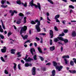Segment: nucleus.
<instances>
[{"mask_svg":"<svg viewBox=\"0 0 76 76\" xmlns=\"http://www.w3.org/2000/svg\"><path fill=\"white\" fill-rule=\"evenodd\" d=\"M13 26L14 28L15 29H17V28H16V26H15V25H14Z\"/></svg>","mask_w":76,"mask_h":76,"instance_id":"774afa93","label":"nucleus"},{"mask_svg":"<svg viewBox=\"0 0 76 76\" xmlns=\"http://www.w3.org/2000/svg\"><path fill=\"white\" fill-rule=\"evenodd\" d=\"M50 45H53V41L51 39L50 40Z\"/></svg>","mask_w":76,"mask_h":76,"instance_id":"4c0bfd02","label":"nucleus"},{"mask_svg":"<svg viewBox=\"0 0 76 76\" xmlns=\"http://www.w3.org/2000/svg\"><path fill=\"white\" fill-rule=\"evenodd\" d=\"M59 17H60V15H56L55 17V19H57L58 18H59Z\"/></svg>","mask_w":76,"mask_h":76,"instance_id":"b1692460","label":"nucleus"},{"mask_svg":"<svg viewBox=\"0 0 76 76\" xmlns=\"http://www.w3.org/2000/svg\"><path fill=\"white\" fill-rule=\"evenodd\" d=\"M54 29L55 30V31H58V29H57V28L56 26H55L54 27Z\"/></svg>","mask_w":76,"mask_h":76,"instance_id":"8fccbe9b","label":"nucleus"},{"mask_svg":"<svg viewBox=\"0 0 76 76\" xmlns=\"http://www.w3.org/2000/svg\"><path fill=\"white\" fill-rule=\"evenodd\" d=\"M53 63L54 66L56 67V69L58 70L59 72H60V71H61V69H63V66H57V64L56 62L53 61Z\"/></svg>","mask_w":76,"mask_h":76,"instance_id":"7ed1b4c3","label":"nucleus"},{"mask_svg":"<svg viewBox=\"0 0 76 76\" xmlns=\"http://www.w3.org/2000/svg\"><path fill=\"white\" fill-rule=\"evenodd\" d=\"M54 42H57V41H58V39L57 38H55L54 39V40H53Z\"/></svg>","mask_w":76,"mask_h":76,"instance_id":"7c9ffc66","label":"nucleus"},{"mask_svg":"<svg viewBox=\"0 0 76 76\" xmlns=\"http://www.w3.org/2000/svg\"><path fill=\"white\" fill-rule=\"evenodd\" d=\"M6 48L5 47H4V49H1V51L2 53H5L6 50Z\"/></svg>","mask_w":76,"mask_h":76,"instance_id":"f8f14e48","label":"nucleus"},{"mask_svg":"<svg viewBox=\"0 0 76 76\" xmlns=\"http://www.w3.org/2000/svg\"><path fill=\"white\" fill-rule=\"evenodd\" d=\"M56 19V22H60V21H59V20L58 19Z\"/></svg>","mask_w":76,"mask_h":76,"instance_id":"13d9d810","label":"nucleus"},{"mask_svg":"<svg viewBox=\"0 0 76 76\" xmlns=\"http://www.w3.org/2000/svg\"><path fill=\"white\" fill-rule=\"evenodd\" d=\"M7 4H9V5L10 4V3L7 1Z\"/></svg>","mask_w":76,"mask_h":76,"instance_id":"680f3d73","label":"nucleus"},{"mask_svg":"<svg viewBox=\"0 0 76 76\" xmlns=\"http://www.w3.org/2000/svg\"><path fill=\"white\" fill-rule=\"evenodd\" d=\"M19 16H23V14L22 13H20L18 14Z\"/></svg>","mask_w":76,"mask_h":76,"instance_id":"f704fd0d","label":"nucleus"},{"mask_svg":"<svg viewBox=\"0 0 76 76\" xmlns=\"http://www.w3.org/2000/svg\"><path fill=\"white\" fill-rule=\"evenodd\" d=\"M13 64L14 66L13 68L14 70H16V68L17 65L16 64V63H14Z\"/></svg>","mask_w":76,"mask_h":76,"instance_id":"f3484780","label":"nucleus"},{"mask_svg":"<svg viewBox=\"0 0 76 76\" xmlns=\"http://www.w3.org/2000/svg\"><path fill=\"white\" fill-rule=\"evenodd\" d=\"M38 49L39 52H40L41 53H42V50H41V48H38Z\"/></svg>","mask_w":76,"mask_h":76,"instance_id":"72a5a7b5","label":"nucleus"},{"mask_svg":"<svg viewBox=\"0 0 76 76\" xmlns=\"http://www.w3.org/2000/svg\"><path fill=\"white\" fill-rule=\"evenodd\" d=\"M46 65L47 66V65L50 66V65H51V63H48L47 64H46Z\"/></svg>","mask_w":76,"mask_h":76,"instance_id":"864d4df0","label":"nucleus"},{"mask_svg":"<svg viewBox=\"0 0 76 76\" xmlns=\"http://www.w3.org/2000/svg\"><path fill=\"white\" fill-rule=\"evenodd\" d=\"M29 46L30 47H31V46H32V43H30L29 45Z\"/></svg>","mask_w":76,"mask_h":76,"instance_id":"338daca9","label":"nucleus"},{"mask_svg":"<svg viewBox=\"0 0 76 76\" xmlns=\"http://www.w3.org/2000/svg\"><path fill=\"white\" fill-rule=\"evenodd\" d=\"M62 23H63V24H65V23L66 22V20H63L62 21Z\"/></svg>","mask_w":76,"mask_h":76,"instance_id":"6e6d98bb","label":"nucleus"},{"mask_svg":"<svg viewBox=\"0 0 76 76\" xmlns=\"http://www.w3.org/2000/svg\"><path fill=\"white\" fill-rule=\"evenodd\" d=\"M64 33H67L68 32V30L67 29L65 30H64Z\"/></svg>","mask_w":76,"mask_h":76,"instance_id":"de8ad7c7","label":"nucleus"},{"mask_svg":"<svg viewBox=\"0 0 76 76\" xmlns=\"http://www.w3.org/2000/svg\"><path fill=\"white\" fill-rule=\"evenodd\" d=\"M24 66L25 67H28V66H30V67H31V66H32V64H28V63H26L25 64Z\"/></svg>","mask_w":76,"mask_h":76,"instance_id":"9d476101","label":"nucleus"},{"mask_svg":"<svg viewBox=\"0 0 76 76\" xmlns=\"http://www.w3.org/2000/svg\"><path fill=\"white\" fill-rule=\"evenodd\" d=\"M58 43L59 44H61V45H62V43H61V42H58Z\"/></svg>","mask_w":76,"mask_h":76,"instance_id":"0e129e2a","label":"nucleus"},{"mask_svg":"<svg viewBox=\"0 0 76 76\" xmlns=\"http://www.w3.org/2000/svg\"><path fill=\"white\" fill-rule=\"evenodd\" d=\"M21 61L22 63H23V64H24V63H25V62H24V61H23V60H21Z\"/></svg>","mask_w":76,"mask_h":76,"instance_id":"052dcab7","label":"nucleus"},{"mask_svg":"<svg viewBox=\"0 0 76 76\" xmlns=\"http://www.w3.org/2000/svg\"><path fill=\"white\" fill-rule=\"evenodd\" d=\"M6 2V1L5 0H2L1 1V3L2 4H4V3Z\"/></svg>","mask_w":76,"mask_h":76,"instance_id":"473e14b6","label":"nucleus"},{"mask_svg":"<svg viewBox=\"0 0 76 76\" xmlns=\"http://www.w3.org/2000/svg\"><path fill=\"white\" fill-rule=\"evenodd\" d=\"M18 67L19 69V70H20V64H19L18 65Z\"/></svg>","mask_w":76,"mask_h":76,"instance_id":"49530a36","label":"nucleus"},{"mask_svg":"<svg viewBox=\"0 0 76 76\" xmlns=\"http://www.w3.org/2000/svg\"><path fill=\"white\" fill-rule=\"evenodd\" d=\"M27 29V27L26 26H24L23 27H22L20 31V34H22L25 31H26Z\"/></svg>","mask_w":76,"mask_h":76,"instance_id":"20e7f679","label":"nucleus"},{"mask_svg":"<svg viewBox=\"0 0 76 76\" xmlns=\"http://www.w3.org/2000/svg\"><path fill=\"white\" fill-rule=\"evenodd\" d=\"M0 37H1V39H4V37L1 34H0Z\"/></svg>","mask_w":76,"mask_h":76,"instance_id":"37998d69","label":"nucleus"},{"mask_svg":"<svg viewBox=\"0 0 76 76\" xmlns=\"http://www.w3.org/2000/svg\"><path fill=\"white\" fill-rule=\"evenodd\" d=\"M64 35V33H62V34H59V37H63Z\"/></svg>","mask_w":76,"mask_h":76,"instance_id":"e433bc0d","label":"nucleus"},{"mask_svg":"<svg viewBox=\"0 0 76 76\" xmlns=\"http://www.w3.org/2000/svg\"><path fill=\"white\" fill-rule=\"evenodd\" d=\"M76 36V31H74L72 33V36L73 37H75Z\"/></svg>","mask_w":76,"mask_h":76,"instance_id":"4468645a","label":"nucleus"},{"mask_svg":"<svg viewBox=\"0 0 76 76\" xmlns=\"http://www.w3.org/2000/svg\"><path fill=\"white\" fill-rule=\"evenodd\" d=\"M69 72L71 73H76V71L75 70H73V71H71V70H69Z\"/></svg>","mask_w":76,"mask_h":76,"instance_id":"aec40b11","label":"nucleus"},{"mask_svg":"<svg viewBox=\"0 0 76 76\" xmlns=\"http://www.w3.org/2000/svg\"><path fill=\"white\" fill-rule=\"evenodd\" d=\"M0 32L2 33L3 32V29H2V28L1 27V25H0Z\"/></svg>","mask_w":76,"mask_h":76,"instance_id":"a878e982","label":"nucleus"},{"mask_svg":"<svg viewBox=\"0 0 76 76\" xmlns=\"http://www.w3.org/2000/svg\"><path fill=\"white\" fill-rule=\"evenodd\" d=\"M21 22V19H19L18 20H17V24H20Z\"/></svg>","mask_w":76,"mask_h":76,"instance_id":"4be33fe9","label":"nucleus"},{"mask_svg":"<svg viewBox=\"0 0 76 76\" xmlns=\"http://www.w3.org/2000/svg\"><path fill=\"white\" fill-rule=\"evenodd\" d=\"M37 45V43L35 42L34 43V46L35 47H36V46Z\"/></svg>","mask_w":76,"mask_h":76,"instance_id":"69168bd1","label":"nucleus"},{"mask_svg":"<svg viewBox=\"0 0 76 76\" xmlns=\"http://www.w3.org/2000/svg\"><path fill=\"white\" fill-rule=\"evenodd\" d=\"M4 73H5V74H8V72H7V70H5Z\"/></svg>","mask_w":76,"mask_h":76,"instance_id":"603ef678","label":"nucleus"},{"mask_svg":"<svg viewBox=\"0 0 76 76\" xmlns=\"http://www.w3.org/2000/svg\"><path fill=\"white\" fill-rule=\"evenodd\" d=\"M50 51H53L55 49V47L54 46L50 47Z\"/></svg>","mask_w":76,"mask_h":76,"instance_id":"ddd939ff","label":"nucleus"},{"mask_svg":"<svg viewBox=\"0 0 76 76\" xmlns=\"http://www.w3.org/2000/svg\"><path fill=\"white\" fill-rule=\"evenodd\" d=\"M32 74L33 75H35V67H33L32 69Z\"/></svg>","mask_w":76,"mask_h":76,"instance_id":"6e6552de","label":"nucleus"},{"mask_svg":"<svg viewBox=\"0 0 76 76\" xmlns=\"http://www.w3.org/2000/svg\"><path fill=\"white\" fill-rule=\"evenodd\" d=\"M12 34V33L11 31H9L7 34L8 37H9Z\"/></svg>","mask_w":76,"mask_h":76,"instance_id":"5701e85b","label":"nucleus"},{"mask_svg":"<svg viewBox=\"0 0 76 76\" xmlns=\"http://www.w3.org/2000/svg\"><path fill=\"white\" fill-rule=\"evenodd\" d=\"M73 11L72 10H71L70 11V13H73Z\"/></svg>","mask_w":76,"mask_h":76,"instance_id":"4d7b16f0","label":"nucleus"},{"mask_svg":"<svg viewBox=\"0 0 76 76\" xmlns=\"http://www.w3.org/2000/svg\"><path fill=\"white\" fill-rule=\"evenodd\" d=\"M47 19L48 20H49V21H51V20L49 19V18H48V17H47Z\"/></svg>","mask_w":76,"mask_h":76,"instance_id":"bf43d9fd","label":"nucleus"},{"mask_svg":"<svg viewBox=\"0 0 76 76\" xmlns=\"http://www.w3.org/2000/svg\"><path fill=\"white\" fill-rule=\"evenodd\" d=\"M58 39H59V40H61V41H64L65 43H67L68 42H69V40H67V39H63L62 37H58Z\"/></svg>","mask_w":76,"mask_h":76,"instance_id":"39448f33","label":"nucleus"},{"mask_svg":"<svg viewBox=\"0 0 76 76\" xmlns=\"http://www.w3.org/2000/svg\"><path fill=\"white\" fill-rule=\"evenodd\" d=\"M50 34L51 36L50 38H53V31L52 30H50Z\"/></svg>","mask_w":76,"mask_h":76,"instance_id":"9b49d317","label":"nucleus"},{"mask_svg":"<svg viewBox=\"0 0 76 76\" xmlns=\"http://www.w3.org/2000/svg\"><path fill=\"white\" fill-rule=\"evenodd\" d=\"M1 59L4 62L5 61H4V58H3V57H1Z\"/></svg>","mask_w":76,"mask_h":76,"instance_id":"ea45409f","label":"nucleus"},{"mask_svg":"<svg viewBox=\"0 0 76 76\" xmlns=\"http://www.w3.org/2000/svg\"><path fill=\"white\" fill-rule=\"evenodd\" d=\"M63 50V48L62 47H61V52H62Z\"/></svg>","mask_w":76,"mask_h":76,"instance_id":"3c124183","label":"nucleus"},{"mask_svg":"<svg viewBox=\"0 0 76 76\" xmlns=\"http://www.w3.org/2000/svg\"><path fill=\"white\" fill-rule=\"evenodd\" d=\"M10 13H11V16H13V15H14V13H16V14L18 13V12L16 10H14L13 11L12 10H10Z\"/></svg>","mask_w":76,"mask_h":76,"instance_id":"0eeeda50","label":"nucleus"},{"mask_svg":"<svg viewBox=\"0 0 76 76\" xmlns=\"http://www.w3.org/2000/svg\"><path fill=\"white\" fill-rule=\"evenodd\" d=\"M20 52H18L17 53V55H18V57H21L22 55L21 54H20Z\"/></svg>","mask_w":76,"mask_h":76,"instance_id":"412c9836","label":"nucleus"},{"mask_svg":"<svg viewBox=\"0 0 76 76\" xmlns=\"http://www.w3.org/2000/svg\"><path fill=\"white\" fill-rule=\"evenodd\" d=\"M1 7H2V8H6L7 7V5H6L5 6L4 5H1Z\"/></svg>","mask_w":76,"mask_h":76,"instance_id":"bb28decb","label":"nucleus"},{"mask_svg":"<svg viewBox=\"0 0 76 76\" xmlns=\"http://www.w3.org/2000/svg\"><path fill=\"white\" fill-rule=\"evenodd\" d=\"M45 33H40L39 34V35H45Z\"/></svg>","mask_w":76,"mask_h":76,"instance_id":"09e8293b","label":"nucleus"},{"mask_svg":"<svg viewBox=\"0 0 76 76\" xmlns=\"http://www.w3.org/2000/svg\"><path fill=\"white\" fill-rule=\"evenodd\" d=\"M1 23H2V27L4 29H5V26H4V24H3V20H1Z\"/></svg>","mask_w":76,"mask_h":76,"instance_id":"dca6fc26","label":"nucleus"},{"mask_svg":"<svg viewBox=\"0 0 76 76\" xmlns=\"http://www.w3.org/2000/svg\"><path fill=\"white\" fill-rule=\"evenodd\" d=\"M37 22V25L36 26V28L37 31V32H40V28H39V26H40V21H38V20H35V21H32L31 22V24H36V23Z\"/></svg>","mask_w":76,"mask_h":76,"instance_id":"f257e3e1","label":"nucleus"},{"mask_svg":"<svg viewBox=\"0 0 76 76\" xmlns=\"http://www.w3.org/2000/svg\"><path fill=\"white\" fill-rule=\"evenodd\" d=\"M34 0H32L31 2L29 3V4L31 7L35 6V9H38V7L39 10H41V5L39 3H37V5L34 4Z\"/></svg>","mask_w":76,"mask_h":76,"instance_id":"f03ea898","label":"nucleus"},{"mask_svg":"<svg viewBox=\"0 0 76 76\" xmlns=\"http://www.w3.org/2000/svg\"><path fill=\"white\" fill-rule=\"evenodd\" d=\"M21 4H22L23 6L25 7L27 6V3L26 2H25V4L23 3H21Z\"/></svg>","mask_w":76,"mask_h":76,"instance_id":"393cba45","label":"nucleus"},{"mask_svg":"<svg viewBox=\"0 0 76 76\" xmlns=\"http://www.w3.org/2000/svg\"><path fill=\"white\" fill-rule=\"evenodd\" d=\"M70 64L71 66H73L74 64V62L73 61H71L70 62Z\"/></svg>","mask_w":76,"mask_h":76,"instance_id":"2f4dec72","label":"nucleus"},{"mask_svg":"<svg viewBox=\"0 0 76 76\" xmlns=\"http://www.w3.org/2000/svg\"><path fill=\"white\" fill-rule=\"evenodd\" d=\"M26 18L25 17L24 18V23H25L26 22Z\"/></svg>","mask_w":76,"mask_h":76,"instance_id":"58836bf2","label":"nucleus"},{"mask_svg":"<svg viewBox=\"0 0 76 76\" xmlns=\"http://www.w3.org/2000/svg\"><path fill=\"white\" fill-rule=\"evenodd\" d=\"M37 55H35L33 57V58L34 60H37Z\"/></svg>","mask_w":76,"mask_h":76,"instance_id":"c756f323","label":"nucleus"},{"mask_svg":"<svg viewBox=\"0 0 76 76\" xmlns=\"http://www.w3.org/2000/svg\"><path fill=\"white\" fill-rule=\"evenodd\" d=\"M69 7L71 8L72 9H74V7L72 5H70L69 6Z\"/></svg>","mask_w":76,"mask_h":76,"instance_id":"c03bdc74","label":"nucleus"},{"mask_svg":"<svg viewBox=\"0 0 76 76\" xmlns=\"http://www.w3.org/2000/svg\"><path fill=\"white\" fill-rule=\"evenodd\" d=\"M21 36L23 38V39H27L28 38V35H26L24 36H23V35L22 34H21Z\"/></svg>","mask_w":76,"mask_h":76,"instance_id":"1a4fd4ad","label":"nucleus"},{"mask_svg":"<svg viewBox=\"0 0 76 76\" xmlns=\"http://www.w3.org/2000/svg\"><path fill=\"white\" fill-rule=\"evenodd\" d=\"M28 57L27 56H26L25 57V58H24V60H26V61L27 62H29V61H33L34 60V59L32 58H28L27 59V58Z\"/></svg>","mask_w":76,"mask_h":76,"instance_id":"423d86ee","label":"nucleus"},{"mask_svg":"<svg viewBox=\"0 0 76 76\" xmlns=\"http://www.w3.org/2000/svg\"><path fill=\"white\" fill-rule=\"evenodd\" d=\"M38 41H40V39L39 38L37 37H36L35 38Z\"/></svg>","mask_w":76,"mask_h":76,"instance_id":"79ce46f5","label":"nucleus"},{"mask_svg":"<svg viewBox=\"0 0 76 76\" xmlns=\"http://www.w3.org/2000/svg\"><path fill=\"white\" fill-rule=\"evenodd\" d=\"M62 58H70V57L69 56H62Z\"/></svg>","mask_w":76,"mask_h":76,"instance_id":"a211bd4d","label":"nucleus"},{"mask_svg":"<svg viewBox=\"0 0 76 76\" xmlns=\"http://www.w3.org/2000/svg\"><path fill=\"white\" fill-rule=\"evenodd\" d=\"M15 51H16V50L15 49H12L11 50V53L12 54H15Z\"/></svg>","mask_w":76,"mask_h":76,"instance_id":"6ab92c4d","label":"nucleus"},{"mask_svg":"<svg viewBox=\"0 0 76 76\" xmlns=\"http://www.w3.org/2000/svg\"><path fill=\"white\" fill-rule=\"evenodd\" d=\"M27 42H31V41H30V40H28L27 41H26L25 42V44H26V43H27Z\"/></svg>","mask_w":76,"mask_h":76,"instance_id":"a18cd8bd","label":"nucleus"},{"mask_svg":"<svg viewBox=\"0 0 76 76\" xmlns=\"http://www.w3.org/2000/svg\"><path fill=\"white\" fill-rule=\"evenodd\" d=\"M64 60L65 61V64H68V61H67V60L66 59H64Z\"/></svg>","mask_w":76,"mask_h":76,"instance_id":"c9c22d12","label":"nucleus"},{"mask_svg":"<svg viewBox=\"0 0 76 76\" xmlns=\"http://www.w3.org/2000/svg\"><path fill=\"white\" fill-rule=\"evenodd\" d=\"M43 42V40H42V39H41V41H40V43L42 44Z\"/></svg>","mask_w":76,"mask_h":76,"instance_id":"5fc2aeb1","label":"nucleus"},{"mask_svg":"<svg viewBox=\"0 0 76 76\" xmlns=\"http://www.w3.org/2000/svg\"><path fill=\"white\" fill-rule=\"evenodd\" d=\"M16 2L18 4H21V1L20 0L17 1Z\"/></svg>","mask_w":76,"mask_h":76,"instance_id":"cd10ccee","label":"nucleus"},{"mask_svg":"<svg viewBox=\"0 0 76 76\" xmlns=\"http://www.w3.org/2000/svg\"><path fill=\"white\" fill-rule=\"evenodd\" d=\"M39 57H40V58L41 61H43V60H44V58L42 57H41L40 56H39Z\"/></svg>","mask_w":76,"mask_h":76,"instance_id":"a19ab883","label":"nucleus"},{"mask_svg":"<svg viewBox=\"0 0 76 76\" xmlns=\"http://www.w3.org/2000/svg\"><path fill=\"white\" fill-rule=\"evenodd\" d=\"M46 15L48 16H50V14L48 12H47L46 14Z\"/></svg>","mask_w":76,"mask_h":76,"instance_id":"e2e57ef3","label":"nucleus"},{"mask_svg":"<svg viewBox=\"0 0 76 76\" xmlns=\"http://www.w3.org/2000/svg\"><path fill=\"white\" fill-rule=\"evenodd\" d=\"M48 1H49L50 3L52 4H53L54 3H53V2L51 0H48Z\"/></svg>","mask_w":76,"mask_h":76,"instance_id":"c85d7f7f","label":"nucleus"},{"mask_svg":"<svg viewBox=\"0 0 76 76\" xmlns=\"http://www.w3.org/2000/svg\"><path fill=\"white\" fill-rule=\"evenodd\" d=\"M30 51L32 55H34V53H33V52H35V49H34V48H32L31 49Z\"/></svg>","mask_w":76,"mask_h":76,"instance_id":"2eb2a0df","label":"nucleus"}]
</instances>
